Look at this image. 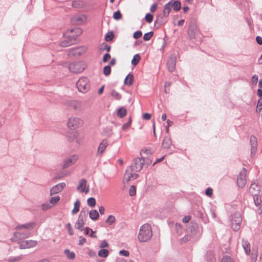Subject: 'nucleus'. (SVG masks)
Listing matches in <instances>:
<instances>
[{"instance_id":"f257e3e1","label":"nucleus","mask_w":262,"mask_h":262,"mask_svg":"<svg viewBox=\"0 0 262 262\" xmlns=\"http://www.w3.org/2000/svg\"><path fill=\"white\" fill-rule=\"evenodd\" d=\"M152 236L151 226L147 223L143 224L140 228L138 235L139 241L141 242L149 241Z\"/></svg>"},{"instance_id":"f03ea898","label":"nucleus","mask_w":262,"mask_h":262,"mask_svg":"<svg viewBox=\"0 0 262 262\" xmlns=\"http://www.w3.org/2000/svg\"><path fill=\"white\" fill-rule=\"evenodd\" d=\"M84 122L80 118L72 116L70 117L67 121V127L70 130H76L83 125Z\"/></svg>"},{"instance_id":"7ed1b4c3","label":"nucleus","mask_w":262,"mask_h":262,"mask_svg":"<svg viewBox=\"0 0 262 262\" xmlns=\"http://www.w3.org/2000/svg\"><path fill=\"white\" fill-rule=\"evenodd\" d=\"M74 33H75L76 34H77V35H79L81 34V30L80 29H79V28H75V29L71 30L70 31V32H67V35L68 36H69V37H70V38H69V39H65V40L62 41L60 43V45L61 47H69V46H71V45L74 44L75 42V41H76V38L74 37L72 35H69V33L73 34Z\"/></svg>"},{"instance_id":"20e7f679","label":"nucleus","mask_w":262,"mask_h":262,"mask_svg":"<svg viewBox=\"0 0 262 262\" xmlns=\"http://www.w3.org/2000/svg\"><path fill=\"white\" fill-rule=\"evenodd\" d=\"M76 86L80 92L83 93L87 92L90 88L88 79L84 77L80 78L76 83Z\"/></svg>"},{"instance_id":"39448f33","label":"nucleus","mask_w":262,"mask_h":262,"mask_svg":"<svg viewBox=\"0 0 262 262\" xmlns=\"http://www.w3.org/2000/svg\"><path fill=\"white\" fill-rule=\"evenodd\" d=\"M85 67V64L82 61L74 62L69 65V70L74 73L82 72Z\"/></svg>"},{"instance_id":"423d86ee","label":"nucleus","mask_w":262,"mask_h":262,"mask_svg":"<svg viewBox=\"0 0 262 262\" xmlns=\"http://www.w3.org/2000/svg\"><path fill=\"white\" fill-rule=\"evenodd\" d=\"M144 159L143 158H136L134 160V163L129 167L130 169L135 172L140 171L144 164Z\"/></svg>"},{"instance_id":"0eeeda50","label":"nucleus","mask_w":262,"mask_h":262,"mask_svg":"<svg viewBox=\"0 0 262 262\" xmlns=\"http://www.w3.org/2000/svg\"><path fill=\"white\" fill-rule=\"evenodd\" d=\"M242 220V217L239 213L234 214L231 220V228L233 230L237 231L239 229Z\"/></svg>"},{"instance_id":"6e6552de","label":"nucleus","mask_w":262,"mask_h":262,"mask_svg":"<svg viewBox=\"0 0 262 262\" xmlns=\"http://www.w3.org/2000/svg\"><path fill=\"white\" fill-rule=\"evenodd\" d=\"M133 171L128 167L124 176L123 181L127 182L129 181L136 179L138 177V174L132 172Z\"/></svg>"},{"instance_id":"1a4fd4ad","label":"nucleus","mask_w":262,"mask_h":262,"mask_svg":"<svg viewBox=\"0 0 262 262\" xmlns=\"http://www.w3.org/2000/svg\"><path fill=\"white\" fill-rule=\"evenodd\" d=\"M30 235V233L27 231L24 230H17V231L15 232L14 233V237L12 238V241H16L19 239L25 238L28 237Z\"/></svg>"},{"instance_id":"9d476101","label":"nucleus","mask_w":262,"mask_h":262,"mask_svg":"<svg viewBox=\"0 0 262 262\" xmlns=\"http://www.w3.org/2000/svg\"><path fill=\"white\" fill-rule=\"evenodd\" d=\"M35 226L36 223L35 222H30L26 223L25 224L17 225L16 227V229L17 230H24L29 232V230H31L34 228Z\"/></svg>"},{"instance_id":"9b49d317","label":"nucleus","mask_w":262,"mask_h":262,"mask_svg":"<svg viewBox=\"0 0 262 262\" xmlns=\"http://www.w3.org/2000/svg\"><path fill=\"white\" fill-rule=\"evenodd\" d=\"M87 20V16L84 14H80L75 16L72 18L73 23L77 25H81L85 24Z\"/></svg>"},{"instance_id":"f8f14e48","label":"nucleus","mask_w":262,"mask_h":262,"mask_svg":"<svg viewBox=\"0 0 262 262\" xmlns=\"http://www.w3.org/2000/svg\"><path fill=\"white\" fill-rule=\"evenodd\" d=\"M85 213L81 211L79 215V217L77 221V222L75 224L76 228L80 230V231L82 230V229L81 228L84 225V219L85 218Z\"/></svg>"},{"instance_id":"ddd939ff","label":"nucleus","mask_w":262,"mask_h":262,"mask_svg":"<svg viewBox=\"0 0 262 262\" xmlns=\"http://www.w3.org/2000/svg\"><path fill=\"white\" fill-rule=\"evenodd\" d=\"M86 51V48L84 47H79L70 49L69 54L73 56H79L84 54Z\"/></svg>"},{"instance_id":"4468645a","label":"nucleus","mask_w":262,"mask_h":262,"mask_svg":"<svg viewBox=\"0 0 262 262\" xmlns=\"http://www.w3.org/2000/svg\"><path fill=\"white\" fill-rule=\"evenodd\" d=\"M20 249L30 248L35 247L37 242L33 240L23 241L18 243Z\"/></svg>"},{"instance_id":"2eb2a0df","label":"nucleus","mask_w":262,"mask_h":262,"mask_svg":"<svg viewBox=\"0 0 262 262\" xmlns=\"http://www.w3.org/2000/svg\"><path fill=\"white\" fill-rule=\"evenodd\" d=\"M77 188L81 192L88 193L89 191V187L86 185V181L84 179H81L79 181Z\"/></svg>"},{"instance_id":"dca6fc26","label":"nucleus","mask_w":262,"mask_h":262,"mask_svg":"<svg viewBox=\"0 0 262 262\" xmlns=\"http://www.w3.org/2000/svg\"><path fill=\"white\" fill-rule=\"evenodd\" d=\"M78 159V157L77 155H73L66 160H64L63 164V168H66L68 167L71 166L74 163H75Z\"/></svg>"},{"instance_id":"f3484780","label":"nucleus","mask_w":262,"mask_h":262,"mask_svg":"<svg viewBox=\"0 0 262 262\" xmlns=\"http://www.w3.org/2000/svg\"><path fill=\"white\" fill-rule=\"evenodd\" d=\"M246 183V171L244 169V171L241 172L238 175L237 179V184L240 188H243L244 187Z\"/></svg>"},{"instance_id":"a211bd4d","label":"nucleus","mask_w":262,"mask_h":262,"mask_svg":"<svg viewBox=\"0 0 262 262\" xmlns=\"http://www.w3.org/2000/svg\"><path fill=\"white\" fill-rule=\"evenodd\" d=\"M66 184L64 183H59L53 186L50 190V195L55 194L61 192L65 187Z\"/></svg>"},{"instance_id":"6ab92c4d","label":"nucleus","mask_w":262,"mask_h":262,"mask_svg":"<svg viewBox=\"0 0 262 262\" xmlns=\"http://www.w3.org/2000/svg\"><path fill=\"white\" fill-rule=\"evenodd\" d=\"M108 141L107 140H102L98 146L97 152V155L101 156L105 150L106 148L108 146Z\"/></svg>"},{"instance_id":"aec40b11","label":"nucleus","mask_w":262,"mask_h":262,"mask_svg":"<svg viewBox=\"0 0 262 262\" xmlns=\"http://www.w3.org/2000/svg\"><path fill=\"white\" fill-rule=\"evenodd\" d=\"M250 142L251 146V154L256 153L257 148V140L255 136L251 135L250 137Z\"/></svg>"},{"instance_id":"412c9836","label":"nucleus","mask_w":262,"mask_h":262,"mask_svg":"<svg viewBox=\"0 0 262 262\" xmlns=\"http://www.w3.org/2000/svg\"><path fill=\"white\" fill-rule=\"evenodd\" d=\"M250 193L253 196H257L260 192V188L256 184H252L249 188Z\"/></svg>"},{"instance_id":"4be33fe9","label":"nucleus","mask_w":262,"mask_h":262,"mask_svg":"<svg viewBox=\"0 0 262 262\" xmlns=\"http://www.w3.org/2000/svg\"><path fill=\"white\" fill-rule=\"evenodd\" d=\"M242 246L244 249L246 254L249 255L251 252L250 244L246 239L242 240Z\"/></svg>"},{"instance_id":"5701e85b","label":"nucleus","mask_w":262,"mask_h":262,"mask_svg":"<svg viewBox=\"0 0 262 262\" xmlns=\"http://www.w3.org/2000/svg\"><path fill=\"white\" fill-rule=\"evenodd\" d=\"M172 8L171 2H169L167 4L165 5L164 10H163V15L165 17H167Z\"/></svg>"},{"instance_id":"b1692460","label":"nucleus","mask_w":262,"mask_h":262,"mask_svg":"<svg viewBox=\"0 0 262 262\" xmlns=\"http://www.w3.org/2000/svg\"><path fill=\"white\" fill-rule=\"evenodd\" d=\"M89 216L92 220L96 221L99 216V213L96 210H92L89 212Z\"/></svg>"},{"instance_id":"393cba45","label":"nucleus","mask_w":262,"mask_h":262,"mask_svg":"<svg viewBox=\"0 0 262 262\" xmlns=\"http://www.w3.org/2000/svg\"><path fill=\"white\" fill-rule=\"evenodd\" d=\"M171 144V140L168 137H165L162 142V146L164 148H169Z\"/></svg>"},{"instance_id":"a878e982","label":"nucleus","mask_w":262,"mask_h":262,"mask_svg":"<svg viewBox=\"0 0 262 262\" xmlns=\"http://www.w3.org/2000/svg\"><path fill=\"white\" fill-rule=\"evenodd\" d=\"M134 82V76L132 74H128L124 80V83L126 85H130Z\"/></svg>"},{"instance_id":"bb28decb","label":"nucleus","mask_w":262,"mask_h":262,"mask_svg":"<svg viewBox=\"0 0 262 262\" xmlns=\"http://www.w3.org/2000/svg\"><path fill=\"white\" fill-rule=\"evenodd\" d=\"M80 205V203L78 200L76 201L75 202L74 208L73 209V210L72 211V213L73 214H75L79 211Z\"/></svg>"},{"instance_id":"cd10ccee","label":"nucleus","mask_w":262,"mask_h":262,"mask_svg":"<svg viewBox=\"0 0 262 262\" xmlns=\"http://www.w3.org/2000/svg\"><path fill=\"white\" fill-rule=\"evenodd\" d=\"M171 2L172 8L175 11H179L181 9V3L179 1Z\"/></svg>"},{"instance_id":"c85d7f7f","label":"nucleus","mask_w":262,"mask_h":262,"mask_svg":"<svg viewBox=\"0 0 262 262\" xmlns=\"http://www.w3.org/2000/svg\"><path fill=\"white\" fill-rule=\"evenodd\" d=\"M126 110L124 107H121L118 109L117 111V115L119 117L123 118L126 116Z\"/></svg>"},{"instance_id":"c756f323","label":"nucleus","mask_w":262,"mask_h":262,"mask_svg":"<svg viewBox=\"0 0 262 262\" xmlns=\"http://www.w3.org/2000/svg\"><path fill=\"white\" fill-rule=\"evenodd\" d=\"M141 59V57L139 54H136L132 60V64L134 66H136Z\"/></svg>"},{"instance_id":"7c9ffc66","label":"nucleus","mask_w":262,"mask_h":262,"mask_svg":"<svg viewBox=\"0 0 262 262\" xmlns=\"http://www.w3.org/2000/svg\"><path fill=\"white\" fill-rule=\"evenodd\" d=\"M64 253L69 259H73L75 257V253L68 249L64 250Z\"/></svg>"},{"instance_id":"2f4dec72","label":"nucleus","mask_w":262,"mask_h":262,"mask_svg":"<svg viewBox=\"0 0 262 262\" xmlns=\"http://www.w3.org/2000/svg\"><path fill=\"white\" fill-rule=\"evenodd\" d=\"M60 197L59 196H56L54 197H52L50 200V203L54 206L60 200Z\"/></svg>"},{"instance_id":"473e14b6","label":"nucleus","mask_w":262,"mask_h":262,"mask_svg":"<svg viewBox=\"0 0 262 262\" xmlns=\"http://www.w3.org/2000/svg\"><path fill=\"white\" fill-rule=\"evenodd\" d=\"M108 254V251L106 249H101L98 252V255L100 257H106Z\"/></svg>"},{"instance_id":"72a5a7b5","label":"nucleus","mask_w":262,"mask_h":262,"mask_svg":"<svg viewBox=\"0 0 262 262\" xmlns=\"http://www.w3.org/2000/svg\"><path fill=\"white\" fill-rule=\"evenodd\" d=\"M114 37L113 32H107L105 35V40L106 41H111Z\"/></svg>"},{"instance_id":"f704fd0d","label":"nucleus","mask_w":262,"mask_h":262,"mask_svg":"<svg viewBox=\"0 0 262 262\" xmlns=\"http://www.w3.org/2000/svg\"><path fill=\"white\" fill-rule=\"evenodd\" d=\"M87 203L89 206L94 207L96 205V200L94 198H90L87 200Z\"/></svg>"},{"instance_id":"c9c22d12","label":"nucleus","mask_w":262,"mask_h":262,"mask_svg":"<svg viewBox=\"0 0 262 262\" xmlns=\"http://www.w3.org/2000/svg\"><path fill=\"white\" fill-rule=\"evenodd\" d=\"M154 33L152 31L145 33L143 36V39L145 41H148L151 39Z\"/></svg>"},{"instance_id":"e433bc0d","label":"nucleus","mask_w":262,"mask_h":262,"mask_svg":"<svg viewBox=\"0 0 262 262\" xmlns=\"http://www.w3.org/2000/svg\"><path fill=\"white\" fill-rule=\"evenodd\" d=\"M103 74L105 76H108L110 74L111 72V68L110 66H105L103 68Z\"/></svg>"},{"instance_id":"4c0bfd02","label":"nucleus","mask_w":262,"mask_h":262,"mask_svg":"<svg viewBox=\"0 0 262 262\" xmlns=\"http://www.w3.org/2000/svg\"><path fill=\"white\" fill-rule=\"evenodd\" d=\"M116 221V219L114 216L112 215H110L107 217V219L106 220V222L108 223L109 224H112L114 223Z\"/></svg>"},{"instance_id":"58836bf2","label":"nucleus","mask_w":262,"mask_h":262,"mask_svg":"<svg viewBox=\"0 0 262 262\" xmlns=\"http://www.w3.org/2000/svg\"><path fill=\"white\" fill-rule=\"evenodd\" d=\"M69 106L72 109L76 110L78 108V104L75 101H71L69 103Z\"/></svg>"},{"instance_id":"ea45409f","label":"nucleus","mask_w":262,"mask_h":262,"mask_svg":"<svg viewBox=\"0 0 262 262\" xmlns=\"http://www.w3.org/2000/svg\"><path fill=\"white\" fill-rule=\"evenodd\" d=\"M52 205L50 203H46L41 205V209L42 210H47L52 207Z\"/></svg>"},{"instance_id":"a19ab883","label":"nucleus","mask_w":262,"mask_h":262,"mask_svg":"<svg viewBox=\"0 0 262 262\" xmlns=\"http://www.w3.org/2000/svg\"><path fill=\"white\" fill-rule=\"evenodd\" d=\"M167 68L170 71H173L175 69V64L173 61H168L167 64Z\"/></svg>"},{"instance_id":"79ce46f5","label":"nucleus","mask_w":262,"mask_h":262,"mask_svg":"<svg viewBox=\"0 0 262 262\" xmlns=\"http://www.w3.org/2000/svg\"><path fill=\"white\" fill-rule=\"evenodd\" d=\"M131 123H132V119L130 117L129 118L128 122L126 123H125L123 125V126L122 127V129L124 130H127L128 128V127L130 126Z\"/></svg>"},{"instance_id":"37998d69","label":"nucleus","mask_w":262,"mask_h":262,"mask_svg":"<svg viewBox=\"0 0 262 262\" xmlns=\"http://www.w3.org/2000/svg\"><path fill=\"white\" fill-rule=\"evenodd\" d=\"M145 19L148 23H150L152 21L153 15L149 13L146 14L145 17Z\"/></svg>"},{"instance_id":"c03bdc74","label":"nucleus","mask_w":262,"mask_h":262,"mask_svg":"<svg viewBox=\"0 0 262 262\" xmlns=\"http://www.w3.org/2000/svg\"><path fill=\"white\" fill-rule=\"evenodd\" d=\"M121 17H122V14H121L120 11L118 10L114 13L113 18L115 19L118 20V19H121Z\"/></svg>"},{"instance_id":"a18cd8bd","label":"nucleus","mask_w":262,"mask_h":262,"mask_svg":"<svg viewBox=\"0 0 262 262\" xmlns=\"http://www.w3.org/2000/svg\"><path fill=\"white\" fill-rule=\"evenodd\" d=\"M171 83L169 82H166L164 84V92L165 93H168L170 91Z\"/></svg>"},{"instance_id":"49530a36","label":"nucleus","mask_w":262,"mask_h":262,"mask_svg":"<svg viewBox=\"0 0 262 262\" xmlns=\"http://www.w3.org/2000/svg\"><path fill=\"white\" fill-rule=\"evenodd\" d=\"M129 194L130 196H134L136 193V188L134 186H132L129 190Z\"/></svg>"},{"instance_id":"de8ad7c7","label":"nucleus","mask_w":262,"mask_h":262,"mask_svg":"<svg viewBox=\"0 0 262 262\" xmlns=\"http://www.w3.org/2000/svg\"><path fill=\"white\" fill-rule=\"evenodd\" d=\"M262 110V98L259 99L258 101L257 105V112H260Z\"/></svg>"},{"instance_id":"09e8293b","label":"nucleus","mask_w":262,"mask_h":262,"mask_svg":"<svg viewBox=\"0 0 262 262\" xmlns=\"http://www.w3.org/2000/svg\"><path fill=\"white\" fill-rule=\"evenodd\" d=\"M142 35V33L141 31H138L134 33L133 37L135 39H138Z\"/></svg>"},{"instance_id":"8fccbe9b","label":"nucleus","mask_w":262,"mask_h":262,"mask_svg":"<svg viewBox=\"0 0 262 262\" xmlns=\"http://www.w3.org/2000/svg\"><path fill=\"white\" fill-rule=\"evenodd\" d=\"M221 262H234L232 259L229 256H224L222 258Z\"/></svg>"},{"instance_id":"3c124183","label":"nucleus","mask_w":262,"mask_h":262,"mask_svg":"<svg viewBox=\"0 0 262 262\" xmlns=\"http://www.w3.org/2000/svg\"><path fill=\"white\" fill-rule=\"evenodd\" d=\"M112 96L117 100L120 99L121 97L119 93L114 90L112 92Z\"/></svg>"},{"instance_id":"603ef678","label":"nucleus","mask_w":262,"mask_h":262,"mask_svg":"<svg viewBox=\"0 0 262 262\" xmlns=\"http://www.w3.org/2000/svg\"><path fill=\"white\" fill-rule=\"evenodd\" d=\"M111 55L108 53H106L105 54L104 56H103V62H106L108 61V60H110L111 59Z\"/></svg>"},{"instance_id":"864d4df0","label":"nucleus","mask_w":262,"mask_h":262,"mask_svg":"<svg viewBox=\"0 0 262 262\" xmlns=\"http://www.w3.org/2000/svg\"><path fill=\"white\" fill-rule=\"evenodd\" d=\"M196 30H195V29H189V31H188V34H189V35L191 37V38H194V34L196 33Z\"/></svg>"},{"instance_id":"5fc2aeb1","label":"nucleus","mask_w":262,"mask_h":262,"mask_svg":"<svg viewBox=\"0 0 262 262\" xmlns=\"http://www.w3.org/2000/svg\"><path fill=\"white\" fill-rule=\"evenodd\" d=\"M119 254L121 255L125 256H128L129 255V252L125 250H122L120 251Z\"/></svg>"},{"instance_id":"6e6d98bb","label":"nucleus","mask_w":262,"mask_h":262,"mask_svg":"<svg viewBox=\"0 0 262 262\" xmlns=\"http://www.w3.org/2000/svg\"><path fill=\"white\" fill-rule=\"evenodd\" d=\"M212 189L211 188H208L206 189L205 193L207 196L210 197L212 194Z\"/></svg>"},{"instance_id":"4d7b16f0","label":"nucleus","mask_w":262,"mask_h":262,"mask_svg":"<svg viewBox=\"0 0 262 262\" xmlns=\"http://www.w3.org/2000/svg\"><path fill=\"white\" fill-rule=\"evenodd\" d=\"M67 228L68 229V232L70 235H72L73 234V231L71 227V225L69 223L67 225Z\"/></svg>"},{"instance_id":"13d9d810","label":"nucleus","mask_w":262,"mask_h":262,"mask_svg":"<svg viewBox=\"0 0 262 262\" xmlns=\"http://www.w3.org/2000/svg\"><path fill=\"white\" fill-rule=\"evenodd\" d=\"M157 9V4H152L150 8V11L151 12L154 13L155 12Z\"/></svg>"},{"instance_id":"bf43d9fd","label":"nucleus","mask_w":262,"mask_h":262,"mask_svg":"<svg viewBox=\"0 0 262 262\" xmlns=\"http://www.w3.org/2000/svg\"><path fill=\"white\" fill-rule=\"evenodd\" d=\"M151 117V116L149 113H145L143 115V118L145 120H149Z\"/></svg>"},{"instance_id":"052dcab7","label":"nucleus","mask_w":262,"mask_h":262,"mask_svg":"<svg viewBox=\"0 0 262 262\" xmlns=\"http://www.w3.org/2000/svg\"><path fill=\"white\" fill-rule=\"evenodd\" d=\"M85 242H86V239L85 238L81 237V236L79 237V244L80 245H82Z\"/></svg>"},{"instance_id":"680f3d73","label":"nucleus","mask_w":262,"mask_h":262,"mask_svg":"<svg viewBox=\"0 0 262 262\" xmlns=\"http://www.w3.org/2000/svg\"><path fill=\"white\" fill-rule=\"evenodd\" d=\"M108 247V244L105 241H103L100 246V247L101 248H105V247Z\"/></svg>"},{"instance_id":"e2e57ef3","label":"nucleus","mask_w":262,"mask_h":262,"mask_svg":"<svg viewBox=\"0 0 262 262\" xmlns=\"http://www.w3.org/2000/svg\"><path fill=\"white\" fill-rule=\"evenodd\" d=\"M258 76L256 75H254L252 77V81L253 83H256L258 81Z\"/></svg>"},{"instance_id":"0e129e2a","label":"nucleus","mask_w":262,"mask_h":262,"mask_svg":"<svg viewBox=\"0 0 262 262\" xmlns=\"http://www.w3.org/2000/svg\"><path fill=\"white\" fill-rule=\"evenodd\" d=\"M190 220L189 216H185L183 218L182 221L183 223H188Z\"/></svg>"},{"instance_id":"69168bd1","label":"nucleus","mask_w":262,"mask_h":262,"mask_svg":"<svg viewBox=\"0 0 262 262\" xmlns=\"http://www.w3.org/2000/svg\"><path fill=\"white\" fill-rule=\"evenodd\" d=\"M102 46H104L103 48H102L103 50H105L107 52H109L110 51V50H111V47L110 46H107L106 44H103Z\"/></svg>"},{"instance_id":"338daca9","label":"nucleus","mask_w":262,"mask_h":262,"mask_svg":"<svg viewBox=\"0 0 262 262\" xmlns=\"http://www.w3.org/2000/svg\"><path fill=\"white\" fill-rule=\"evenodd\" d=\"M99 211L101 214H104L105 212V208L103 206H100L99 208Z\"/></svg>"},{"instance_id":"774afa93","label":"nucleus","mask_w":262,"mask_h":262,"mask_svg":"<svg viewBox=\"0 0 262 262\" xmlns=\"http://www.w3.org/2000/svg\"><path fill=\"white\" fill-rule=\"evenodd\" d=\"M256 41L257 42V43H258L259 45H262V38L260 36H257L256 37Z\"/></svg>"}]
</instances>
